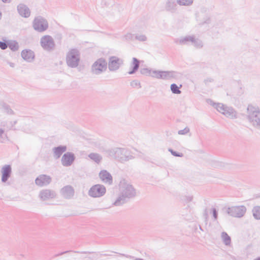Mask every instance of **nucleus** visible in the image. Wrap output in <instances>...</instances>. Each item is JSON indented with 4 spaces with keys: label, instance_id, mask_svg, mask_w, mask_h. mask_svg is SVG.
Returning a JSON list of instances; mask_svg holds the SVG:
<instances>
[{
    "label": "nucleus",
    "instance_id": "nucleus-1",
    "mask_svg": "<svg viewBox=\"0 0 260 260\" xmlns=\"http://www.w3.org/2000/svg\"><path fill=\"white\" fill-rule=\"evenodd\" d=\"M79 60V54L77 51L72 50L69 52L67 55V61L69 66L71 67L77 66Z\"/></svg>",
    "mask_w": 260,
    "mask_h": 260
},
{
    "label": "nucleus",
    "instance_id": "nucleus-2",
    "mask_svg": "<svg viewBox=\"0 0 260 260\" xmlns=\"http://www.w3.org/2000/svg\"><path fill=\"white\" fill-rule=\"evenodd\" d=\"M48 25L47 21L41 17H36L33 22V27L36 30L43 31L47 29Z\"/></svg>",
    "mask_w": 260,
    "mask_h": 260
},
{
    "label": "nucleus",
    "instance_id": "nucleus-3",
    "mask_svg": "<svg viewBox=\"0 0 260 260\" xmlns=\"http://www.w3.org/2000/svg\"><path fill=\"white\" fill-rule=\"evenodd\" d=\"M105 191V187L100 185H95L90 188L89 194L90 196L96 198L103 196Z\"/></svg>",
    "mask_w": 260,
    "mask_h": 260
},
{
    "label": "nucleus",
    "instance_id": "nucleus-4",
    "mask_svg": "<svg viewBox=\"0 0 260 260\" xmlns=\"http://www.w3.org/2000/svg\"><path fill=\"white\" fill-rule=\"evenodd\" d=\"M107 68L106 61L102 59L98 60L92 66V71L95 74H99L106 70Z\"/></svg>",
    "mask_w": 260,
    "mask_h": 260
},
{
    "label": "nucleus",
    "instance_id": "nucleus-5",
    "mask_svg": "<svg viewBox=\"0 0 260 260\" xmlns=\"http://www.w3.org/2000/svg\"><path fill=\"white\" fill-rule=\"evenodd\" d=\"M41 43L42 46L46 50H50L54 46L53 39L49 36H44L41 39Z\"/></svg>",
    "mask_w": 260,
    "mask_h": 260
},
{
    "label": "nucleus",
    "instance_id": "nucleus-6",
    "mask_svg": "<svg viewBox=\"0 0 260 260\" xmlns=\"http://www.w3.org/2000/svg\"><path fill=\"white\" fill-rule=\"evenodd\" d=\"M121 63L120 59L116 56H112L109 60V68L111 71H115L120 67Z\"/></svg>",
    "mask_w": 260,
    "mask_h": 260
},
{
    "label": "nucleus",
    "instance_id": "nucleus-7",
    "mask_svg": "<svg viewBox=\"0 0 260 260\" xmlns=\"http://www.w3.org/2000/svg\"><path fill=\"white\" fill-rule=\"evenodd\" d=\"M21 56L26 61H31L35 58L34 52L30 50H23L21 52Z\"/></svg>",
    "mask_w": 260,
    "mask_h": 260
},
{
    "label": "nucleus",
    "instance_id": "nucleus-8",
    "mask_svg": "<svg viewBox=\"0 0 260 260\" xmlns=\"http://www.w3.org/2000/svg\"><path fill=\"white\" fill-rule=\"evenodd\" d=\"M100 178L104 182L111 184L112 182L111 175L105 170H102L99 174Z\"/></svg>",
    "mask_w": 260,
    "mask_h": 260
},
{
    "label": "nucleus",
    "instance_id": "nucleus-9",
    "mask_svg": "<svg viewBox=\"0 0 260 260\" xmlns=\"http://www.w3.org/2000/svg\"><path fill=\"white\" fill-rule=\"evenodd\" d=\"M74 155L70 153L65 154L62 158V162L64 166H69L74 161Z\"/></svg>",
    "mask_w": 260,
    "mask_h": 260
},
{
    "label": "nucleus",
    "instance_id": "nucleus-10",
    "mask_svg": "<svg viewBox=\"0 0 260 260\" xmlns=\"http://www.w3.org/2000/svg\"><path fill=\"white\" fill-rule=\"evenodd\" d=\"M19 14L24 17H28L30 16V12L27 7L23 5H20L18 7Z\"/></svg>",
    "mask_w": 260,
    "mask_h": 260
},
{
    "label": "nucleus",
    "instance_id": "nucleus-11",
    "mask_svg": "<svg viewBox=\"0 0 260 260\" xmlns=\"http://www.w3.org/2000/svg\"><path fill=\"white\" fill-rule=\"evenodd\" d=\"M50 179L45 175H41L38 177L36 180V183L37 185L42 186L49 183Z\"/></svg>",
    "mask_w": 260,
    "mask_h": 260
},
{
    "label": "nucleus",
    "instance_id": "nucleus-12",
    "mask_svg": "<svg viewBox=\"0 0 260 260\" xmlns=\"http://www.w3.org/2000/svg\"><path fill=\"white\" fill-rule=\"evenodd\" d=\"M139 61L136 58H134L130 65V68L132 70H129V74H132L136 71L139 68Z\"/></svg>",
    "mask_w": 260,
    "mask_h": 260
},
{
    "label": "nucleus",
    "instance_id": "nucleus-13",
    "mask_svg": "<svg viewBox=\"0 0 260 260\" xmlns=\"http://www.w3.org/2000/svg\"><path fill=\"white\" fill-rule=\"evenodd\" d=\"M11 172V168L9 166L5 167L3 169V177L2 180L3 181H6L9 177Z\"/></svg>",
    "mask_w": 260,
    "mask_h": 260
},
{
    "label": "nucleus",
    "instance_id": "nucleus-14",
    "mask_svg": "<svg viewBox=\"0 0 260 260\" xmlns=\"http://www.w3.org/2000/svg\"><path fill=\"white\" fill-rule=\"evenodd\" d=\"M235 211L236 212V216L240 217L242 216L246 211V208L243 207H239L235 208Z\"/></svg>",
    "mask_w": 260,
    "mask_h": 260
},
{
    "label": "nucleus",
    "instance_id": "nucleus-15",
    "mask_svg": "<svg viewBox=\"0 0 260 260\" xmlns=\"http://www.w3.org/2000/svg\"><path fill=\"white\" fill-rule=\"evenodd\" d=\"M66 148L65 147H59L56 148L54 151L55 156L57 157H59L60 156V155L66 151Z\"/></svg>",
    "mask_w": 260,
    "mask_h": 260
},
{
    "label": "nucleus",
    "instance_id": "nucleus-16",
    "mask_svg": "<svg viewBox=\"0 0 260 260\" xmlns=\"http://www.w3.org/2000/svg\"><path fill=\"white\" fill-rule=\"evenodd\" d=\"M181 87V85H180V87L178 86L175 84H173L171 85V89L172 91L175 94H179L181 91L179 90V88Z\"/></svg>",
    "mask_w": 260,
    "mask_h": 260
},
{
    "label": "nucleus",
    "instance_id": "nucleus-17",
    "mask_svg": "<svg viewBox=\"0 0 260 260\" xmlns=\"http://www.w3.org/2000/svg\"><path fill=\"white\" fill-rule=\"evenodd\" d=\"M253 214L256 219H260V207H256L253 210Z\"/></svg>",
    "mask_w": 260,
    "mask_h": 260
},
{
    "label": "nucleus",
    "instance_id": "nucleus-18",
    "mask_svg": "<svg viewBox=\"0 0 260 260\" xmlns=\"http://www.w3.org/2000/svg\"><path fill=\"white\" fill-rule=\"evenodd\" d=\"M89 157L91 159L97 162H99L101 160V157L99 154L96 153L90 154Z\"/></svg>",
    "mask_w": 260,
    "mask_h": 260
},
{
    "label": "nucleus",
    "instance_id": "nucleus-19",
    "mask_svg": "<svg viewBox=\"0 0 260 260\" xmlns=\"http://www.w3.org/2000/svg\"><path fill=\"white\" fill-rule=\"evenodd\" d=\"M178 2L180 5H188L192 3V0H178Z\"/></svg>",
    "mask_w": 260,
    "mask_h": 260
},
{
    "label": "nucleus",
    "instance_id": "nucleus-20",
    "mask_svg": "<svg viewBox=\"0 0 260 260\" xmlns=\"http://www.w3.org/2000/svg\"><path fill=\"white\" fill-rule=\"evenodd\" d=\"M222 237L226 244H229L230 243V237L226 233H222Z\"/></svg>",
    "mask_w": 260,
    "mask_h": 260
},
{
    "label": "nucleus",
    "instance_id": "nucleus-21",
    "mask_svg": "<svg viewBox=\"0 0 260 260\" xmlns=\"http://www.w3.org/2000/svg\"><path fill=\"white\" fill-rule=\"evenodd\" d=\"M8 46L6 42H0V48L3 49H6L7 48Z\"/></svg>",
    "mask_w": 260,
    "mask_h": 260
},
{
    "label": "nucleus",
    "instance_id": "nucleus-22",
    "mask_svg": "<svg viewBox=\"0 0 260 260\" xmlns=\"http://www.w3.org/2000/svg\"><path fill=\"white\" fill-rule=\"evenodd\" d=\"M171 152L172 153V154L174 155V156H180V157H181L183 156V154L181 153H178V152H176L175 151H173V150H170Z\"/></svg>",
    "mask_w": 260,
    "mask_h": 260
},
{
    "label": "nucleus",
    "instance_id": "nucleus-23",
    "mask_svg": "<svg viewBox=\"0 0 260 260\" xmlns=\"http://www.w3.org/2000/svg\"><path fill=\"white\" fill-rule=\"evenodd\" d=\"M218 110L219 112L222 113L223 114H225V110L222 105H219L218 107Z\"/></svg>",
    "mask_w": 260,
    "mask_h": 260
},
{
    "label": "nucleus",
    "instance_id": "nucleus-24",
    "mask_svg": "<svg viewBox=\"0 0 260 260\" xmlns=\"http://www.w3.org/2000/svg\"><path fill=\"white\" fill-rule=\"evenodd\" d=\"M68 191H71V192H73V189H72V188L71 187H65V188H64V191L65 192H68Z\"/></svg>",
    "mask_w": 260,
    "mask_h": 260
},
{
    "label": "nucleus",
    "instance_id": "nucleus-25",
    "mask_svg": "<svg viewBox=\"0 0 260 260\" xmlns=\"http://www.w3.org/2000/svg\"><path fill=\"white\" fill-rule=\"evenodd\" d=\"M162 74H164V75H166L168 73L166 72H162L161 73Z\"/></svg>",
    "mask_w": 260,
    "mask_h": 260
},
{
    "label": "nucleus",
    "instance_id": "nucleus-26",
    "mask_svg": "<svg viewBox=\"0 0 260 260\" xmlns=\"http://www.w3.org/2000/svg\"><path fill=\"white\" fill-rule=\"evenodd\" d=\"M10 0H3V1L4 2H8Z\"/></svg>",
    "mask_w": 260,
    "mask_h": 260
},
{
    "label": "nucleus",
    "instance_id": "nucleus-27",
    "mask_svg": "<svg viewBox=\"0 0 260 260\" xmlns=\"http://www.w3.org/2000/svg\"><path fill=\"white\" fill-rule=\"evenodd\" d=\"M254 260H260V257L257 258H256V259H254Z\"/></svg>",
    "mask_w": 260,
    "mask_h": 260
}]
</instances>
